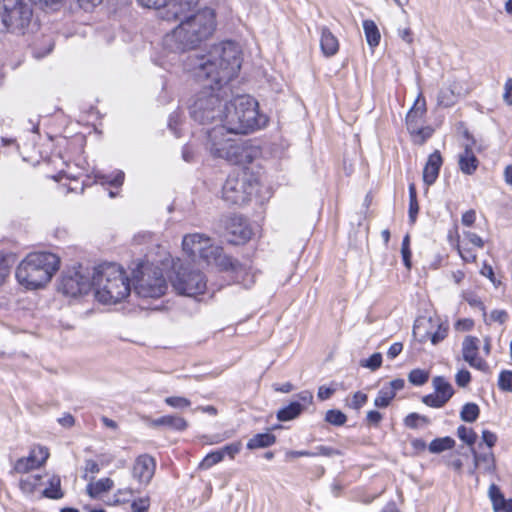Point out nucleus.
Segmentation results:
<instances>
[{
	"label": "nucleus",
	"mask_w": 512,
	"mask_h": 512,
	"mask_svg": "<svg viewBox=\"0 0 512 512\" xmlns=\"http://www.w3.org/2000/svg\"><path fill=\"white\" fill-rule=\"evenodd\" d=\"M241 64V49L232 41L215 44L206 54L188 57L185 69L202 85L190 105V115L195 121L200 124L222 122L230 92L227 84L237 76Z\"/></svg>",
	"instance_id": "f257e3e1"
},
{
	"label": "nucleus",
	"mask_w": 512,
	"mask_h": 512,
	"mask_svg": "<svg viewBox=\"0 0 512 512\" xmlns=\"http://www.w3.org/2000/svg\"><path fill=\"white\" fill-rule=\"evenodd\" d=\"M216 29V14L213 9L205 8L186 17L163 38V47L172 53H182L194 49L209 39Z\"/></svg>",
	"instance_id": "f03ea898"
},
{
	"label": "nucleus",
	"mask_w": 512,
	"mask_h": 512,
	"mask_svg": "<svg viewBox=\"0 0 512 512\" xmlns=\"http://www.w3.org/2000/svg\"><path fill=\"white\" fill-rule=\"evenodd\" d=\"M235 134L222 122L206 131L205 149L215 159H223L233 165H246L255 157L254 149L246 142L229 137Z\"/></svg>",
	"instance_id": "7ed1b4c3"
},
{
	"label": "nucleus",
	"mask_w": 512,
	"mask_h": 512,
	"mask_svg": "<svg viewBox=\"0 0 512 512\" xmlns=\"http://www.w3.org/2000/svg\"><path fill=\"white\" fill-rule=\"evenodd\" d=\"M268 118L259 112L258 102L249 95L225 101L222 123L235 134H247L266 126Z\"/></svg>",
	"instance_id": "20e7f679"
},
{
	"label": "nucleus",
	"mask_w": 512,
	"mask_h": 512,
	"mask_svg": "<svg viewBox=\"0 0 512 512\" xmlns=\"http://www.w3.org/2000/svg\"><path fill=\"white\" fill-rule=\"evenodd\" d=\"M92 287L96 299L104 304H116L130 295V280L125 270L113 262L102 263L94 268Z\"/></svg>",
	"instance_id": "39448f33"
},
{
	"label": "nucleus",
	"mask_w": 512,
	"mask_h": 512,
	"mask_svg": "<svg viewBox=\"0 0 512 512\" xmlns=\"http://www.w3.org/2000/svg\"><path fill=\"white\" fill-rule=\"evenodd\" d=\"M60 267L59 257L50 252L29 253L18 265L16 278L19 284L34 290L49 283Z\"/></svg>",
	"instance_id": "423d86ee"
},
{
	"label": "nucleus",
	"mask_w": 512,
	"mask_h": 512,
	"mask_svg": "<svg viewBox=\"0 0 512 512\" xmlns=\"http://www.w3.org/2000/svg\"><path fill=\"white\" fill-rule=\"evenodd\" d=\"M33 11L26 0H0L2 31L17 35L26 33Z\"/></svg>",
	"instance_id": "0eeeda50"
},
{
	"label": "nucleus",
	"mask_w": 512,
	"mask_h": 512,
	"mask_svg": "<svg viewBox=\"0 0 512 512\" xmlns=\"http://www.w3.org/2000/svg\"><path fill=\"white\" fill-rule=\"evenodd\" d=\"M257 180L252 174L241 171L230 174L222 188V198L231 205H242L247 203L256 193Z\"/></svg>",
	"instance_id": "6e6552de"
},
{
	"label": "nucleus",
	"mask_w": 512,
	"mask_h": 512,
	"mask_svg": "<svg viewBox=\"0 0 512 512\" xmlns=\"http://www.w3.org/2000/svg\"><path fill=\"white\" fill-rule=\"evenodd\" d=\"M171 285L179 295L195 297L203 294L207 288L205 275L191 265L174 264V276Z\"/></svg>",
	"instance_id": "1a4fd4ad"
},
{
	"label": "nucleus",
	"mask_w": 512,
	"mask_h": 512,
	"mask_svg": "<svg viewBox=\"0 0 512 512\" xmlns=\"http://www.w3.org/2000/svg\"><path fill=\"white\" fill-rule=\"evenodd\" d=\"M140 275L136 276L134 289L142 298H159L168 288L162 270L150 264H142L139 267Z\"/></svg>",
	"instance_id": "9d476101"
},
{
	"label": "nucleus",
	"mask_w": 512,
	"mask_h": 512,
	"mask_svg": "<svg viewBox=\"0 0 512 512\" xmlns=\"http://www.w3.org/2000/svg\"><path fill=\"white\" fill-rule=\"evenodd\" d=\"M140 5L148 8L162 9L161 18L171 21L186 17L199 0H137Z\"/></svg>",
	"instance_id": "9b49d317"
},
{
	"label": "nucleus",
	"mask_w": 512,
	"mask_h": 512,
	"mask_svg": "<svg viewBox=\"0 0 512 512\" xmlns=\"http://www.w3.org/2000/svg\"><path fill=\"white\" fill-rule=\"evenodd\" d=\"M92 288V275L83 269H70L64 273L59 284V291L71 297L86 294Z\"/></svg>",
	"instance_id": "f8f14e48"
},
{
	"label": "nucleus",
	"mask_w": 512,
	"mask_h": 512,
	"mask_svg": "<svg viewBox=\"0 0 512 512\" xmlns=\"http://www.w3.org/2000/svg\"><path fill=\"white\" fill-rule=\"evenodd\" d=\"M448 333V327L441 324H434L432 319H418L416 320L413 327V334L419 338L420 342H424L428 339L431 340L433 345L443 341Z\"/></svg>",
	"instance_id": "ddd939ff"
},
{
	"label": "nucleus",
	"mask_w": 512,
	"mask_h": 512,
	"mask_svg": "<svg viewBox=\"0 0 512 512\" xmlns=\"http://www.w3.org/2000/svg\"><path fill=\"white\" fill-rule=\"evenodd\" d=\"M208 265H214L220 270L236 271L239 267L238 262H233L230 257L223 253L222 247L215 245L210 239L208 248L200 256Z\"/></svg>",
	"instance_id": "4468645a"
},
{
	"label": "nucleus",
	"mask_w": 512,
	"mask_h": 512,
	"mask_svg": "<svg viewBox=\"0 0 512 512\" xmlns=\"http://www.w3.org/2000/svg\"><path fill=\"white\" fill-rule=\"evenodd\" d=\"M49 457V450L45 446L36 445L31 448L27 457L20 458L14 465L17 473H27L41 467Z\"/></svg>",
	"instance_id": "2eb2a0df"
},
{
	"label": "nucleus",
	"mask_w": 512,
	"mask_h": 512,
	"mask_svg": "<svg viewBox=\"0 0 512 512\" xmlns=\"http://www.w3.org/2000/svg\"><path fill=\"white\" fill-rule=\"evenodd\" d=\"M155 469L156 463L154 458L147 454H143L136 458L132 468V476L140 484L146 486L153 478Z\"/></svg>",
	"instance_id": "dca6fc26"
},
{
	"label": "nucleus",
	"mask_w": 512,
	"mask_h": 512,
	"mask_svg": "<svg viewBox=\"0 0 512 512\" xmlns=\"http://www.w3.org/2000/svg\"><path fill=\"white\" fill-rule=\"evenodd\" d=\"M479 340L473 336H467L462 343L463 359L473 368L485 370L487 364L484 359L478 356Z\"/></svg>",
	"instance_id": "f3484780"
},
{
	"label": "nucleus",
	"mask_w": 512,
	"mask_h": 512,
	"mask_svg": "<svg viewBox=\"0 0 512 512\" xmlns=\"http://www.w3.org/2000/svg\"><path fill=\"white\" fill-rule=\"evenodd\" d=\"M210 238L200 233L188 234L183 237V251L192 257L201 256L208 248Z\"/></svg>",
	"instance_id": "a211bd4d"
},
{
	"label": "nucleus",
	"mask_w": 512,
	"mask_h": 512,
	"mask_svg": "<svg viewBox=\"0 0 512 512\" xmlns=\"http://www.w3.org/2000/svg\"><path fill=\"white\" fill-rule=\"evenodd\" d=\"M442 163L443 161L439 151H434L429 155L427 163L423 169V181L427 186L435 183Z\"/></svg>",
	"instance_id": "6ab92c4d"
},
{
	"label": "nucleus",
	"mask_w": 512,
	"mask_h": 512,
	"mask_svg": "<svg viewBox=\"0 0 512 512\" xmlns=\"http://www.w3.org/2000/svg\"><path fill=\"white\" fill-rule=\"evenodd\" d=\"M231 234L230 242L234 244H242L251 238L252 231L241 218L232 219L228 227Z\"/></svg>",
	"instance_id": "aec40b11"
},
{
	"label": "nucleus",
	"mask_w": 512,
	"mask_h": 512,
	"mask_svg": "<svg viewBox=\"0 0 512 512\" xmlns=\"http://www.w3.org/2000/svg\"><path fill=\"white\" fill-rule=\"evenodd\" d=\"M494 512H512V499H505L496 484H491L488 490Z\"/></svg>",
	"instance_id": "412c9836"
},
{
	"label": "nucleus",
	"mask_w": 512,
	"mask_h": 512,
	"mask_svg": "<svg viewBox=\"0 0 512 512\" xmlns=\"http://www.w3.org/2000/svg\"><path fill=\"white\" fill-rule=\"evenodd\" d=\"M458 164L460 170L464 174L472 175L476 171L479 161L468 144L465 146L464 151L459 155Z\"/></svg>",
	"instance_id": "4be33fe9"
},
{
	"label": "nucleus",
	"mask_w": 512,
	"mask_h": 512,
	"mask_svg": "<svg viewBox=\"0 0 512 512\" xmlns=\"http://www.w3.org/2000/svg\"><path fill=\"white\" fill-rule=\"evenodd\" d=\"M320 47L325 56H333L339 50V42L336 36L326 27L321 28Z\"/></svg>",
	"instance_id": "5701e85b"
},
{
	"label": "nucleus",
	"mask_w": 512,
	"mask_h": 512,
	"mask_svg": "<svg viewBox=\"0 0 512 512\" xmlns=\"http://www.w3.org/2000/svg\"><path fill=\"white\" fill-rule=\"evenodd\" d=\"M421 95L418 96L414 103V106L409 110L406 116V124L408 131L411 130V126L421 125L422 118L425 114V101L420 99Z\"/></svg>",
	"instance_id": "b1692460"
},
{
	"label": "nucleus",
	"mask_w": 512,
	"mask_h": 512,
	"mask_svg": "<svg viewBox=\"0 0 512 512\" xmlns=\"http://www.w3.org/2000/svg\"><path fill=\"white\" fill-rule=\"evenodd\" d=\"M152 424L154 426H167L176 431H184L188 426V423L184 418L174 415H166L157 418L153 420Z\"/></svg>",
	"instance_id": "393cba45"
},
{
	"label": "nucleus",
	"mask_w": 512,
	"mask_h": 512,
	"mask_svg": "<svg viewBox=\"0 0 512 512\" xmlns=\"http://www.w3.org/2000/svg\"><path fill=\"white\" fill-rule=\"evenodd\" d=\"M459 95L460 92L457 90L456 83H453L448 87H444L439 91L437 97L438 105L443 107H450L455 104Z\"/></svg>",
	"instance_id": "a878e982"
},
{
	"label": "nucleus",
	"mask_w": 512,
	"mask_h": 512,
	"mask_svg": "<svg viewBox=\"0 0 512 512\" xmlns=\"http://www.w3.org/2000/svg\"><path fill=\"white\" fill-rule=\"evenodd\" d=\"M114 482L110 478H102L96 482H91L87 485L86 491L91 498H97L102 493L112 489Z\"/></svg>",
	"instance_id": "bb28decb"
},
{
	"label": "nucleus",
	"mask_w": 512,
	"mask_h": 512,
	"mask_svg": "<svg viewBox=\"0 0 512 512\" xmlns=\"http://www.w3.org/2000/svg\"><path fill=\"white\" fill-rule=\"evenodd\" d=\"M363 30L366 37V41L370 48L378 46L381 39V35L375 22L369 19L364 20Z\"/></svg>",
	"instance_id": "cd10ccee"
},
{
	"label": "nucleus",
	"mask_w": 512,
	"mask_h": 512,
	"mask_svg": "<svg viewBox=\"0 0 512 512\" xmlns=\"http://www.w3.org/2000/svg\"><path fill=\"white\" fill-rule=\"evenodd\" d=\"M275 441V435L271 433H259L249 439L247 442V448L250 450L266 448L273 445Z\"/></svg>",
	"instance_id": "c85d7f7f"
},
{
	"label": "nucleus",
	"mask_w": 512,
	"mask_h": 512,
	"mask_svg": "<svg viewBox=\"0 0 512 512\" xmlns=\"http://www.w3.org/2000/svg\"><path fill=\"white\" fill-rule=\"evenodd\" d=\"M43 496L49 499L58 500L64 496L61 489V479L58 475H52L48 480V487L44 489Z\"/></svg>",
	"instance_id": "c756f323"
},
{
	"label": "nucleus",
	"mask_w": 512,
	"mask_h": 512,
	"mask_svg": "<svg viewBox=\"0 0 512 512\" xmlns=\"http://www.w3.org/2000/svg\"><path fill=\"white\" fill-rule=\"evenodd\" d=\"M432 384L434 387V390L437 394L441 395L442 398L446 399L447 401L450 400V398L454 394V390L452 385L442 376H436L432 380Z\"/></svg>",
	"instance_id": "7c9ffc66"
},
{
	"label": "nucleus",
	"mask_w": 512,
	"mask_h": 512,
	"mask_svg": "<svg viewBox=\"0 0 512 512\" xmlns=\"http://www.w3.org/2000/svg\"><path fill=\"white\" fill-rule=\"evenodd\" d=\"M303 405L299 402H291L286 407L280 409L277 413V418L280 421H290L301 414Z\"/></svg>",
	"instance_id": "2f4dec72"
},
{
	"label": "nucleus",
	"mask_w": 512,
	"mask_h": 512,
	"mask_svg": "<svg viewBox=\"0 0 512 512\" xmlns=\"http://www.w3.org/2000/svg\"><path fill=\"white\" fill-rule=\"evenodd\" d=\"M455 446V440L451 437L436 438L429 444V451L431 453H441L450 450Z\"/></svg>",
	"instance_id": "473e14b6"
},
{
	"label": "nucleus",
	"mask_w": 512,
	"mask_h": 512,
	"mask_svg": "<svg viewBox=\"0 0 512 512\" xmlns=\"http://www.w3.org/2000/svg\"><path fill=\"white\" fill-rule=\"evenodd\" d=\"M409 133L412 136L413 142L415 144H423L429 137H431L433 133V129L426 126L423 127L421 125L417 126H411V130H409Z\"/></svg>",
	"instance_id": "72a5a7b5"
},
{
	"label": "nucleus",
	"mask_w": 512,
	"mask_h": 512,
	"mask_svg": "<svg viewBox=\"0 0 512 512\" xmlns=\"http://www.w3.org/2000/svg\"><path fill=\"white\" fill-rule=\"evenodd\" d=\"M479 407L475 403H466L460 412V417L465 422H475L479 417Z\"/></svg>",
	"instance_id": "f704fd0d"
},
{
	"label": "nucleus",
	"mask_w": 512,
	"mask_h": 512,
	"mask_svg": "<svg viewBox=\"0 0 512 512\" xmlns=\"http://www.w3.org/2000/svg\"><path fill=\"white\" fill-rule=\"evenodd\" d=\"M395 395L389 390L387 387L383 386L376 398L374 399V405L377 408H386L390 405L391 401L394 399Z\"/></svg>",
	"instance_id": "c9c22d12"
},
{
	"label": "nucleus",
	"mask_w": 512,
	"mask_h": 512,
	"mask_svg": "<svg viewBox=\"0 0 512 512\" xmlns=\"http://www.w3.org/2000/svg\"><path fill=\"white\" fill-rule=\"evenodd\" d=\"M41 480L40 475H31L20 480L19 486L23 493L32 494Z\"/></svg>",
	"instance_id": "e433bc0d"
},
{
	"label": "nucleus",
	"mask_w": 512,
	"mask_h": 512,
	"mask_svg": "<svg viewBox=\"0 0 512 512\" xmlns=\"http://www.w3.org/2000/svg\"><path fill=\"white\" fill-rule=\"evenodd\" d=\"M428 379L429 373L422 369H413L408 375L409 382L416 386L425 384Z\"/></svg>",
	"instance_id": "4c0bfd02"
},
{
	"label": "nucleus",
	"mask_w": 512,
	"mask_h": 512,
	"mask_svg": "<svg viewBox=\"0 0 512 512\" xmlns=\"http://www.w3.org/2000/svg\"><path fill=\"white\" fill-rule=\"evenodd\" d=\"M222 460H223L222 455L218 450L210 452L200 462L199 468L203 469V470H207V469L211 468L212 466L216 465L217 463L221 462Z\"/></svg>",
	"instance_id": "58836bf2"
},
{
	"label": "nucleus",
	"mask_w": 512,
	"mask_h": 512,
	"mask_svg": "<svg viewBox=\"0 0 512 512\" xmlns=\"http://www.w3.org/2000/svg\"><path fill=\"white\" fill-rule=\"evenodd\" d=\"M457 435L463 442H465L469 446H472L477 439V434L473 431V429L467 428L466 426L463 425L458 427Z\"/></svg>",
	"instance_id": "ea45409f"
},
{
	"label": "nucleus",
	"mask_w": 512,
	"mask_h": 512,
	"mask_svg": "<svg viewBox=\"0 0 512 512\" xmlns=\"http://www.w3.org/2000/svg\"><path fill=\"white\" fill-rule=\"evenodd\" d=\"M325 420L335 426H341L347 421V417L340 410H328L325 415Z\"/></svg>",
	"instance_id": "a19ab883"
},
{
	"label": "nucleus",
	"mask_w": 512,
	"mask_h": 512,
	"mask_svg": "<svg viewBox=\"0 0 512 512\" xmlns=\"http://www.w3.org/2000/svg\"><path fill=\"white\" fill-rule=\"evenodd\" d=\"M150 508V497L143 496L137 499L131 500V511L132 512H148Z\"/></svg>",
	"instance_id": "79ce46f5"
},
{
	"label": "nucleus",
	"mask_w": 512,
	"mask_h": 512,
	"mask_svg": "<svg viewBox=\"0 0 512 512\" xmlns=\"http://www.w3.org/2000/svg\"><path fill=\"white\" fill-rule=\"evenodd\" d=\"M422 401L427 406H430L433 408H441L448 402L446 399L442 398V396L437 394L436 392L424 396L422 398Z\"/></svg>",
	"instance_id": "37998d69"
},
{
	"label": "nucleus",
	"mask_w": 512,
	"mask_h": 512,
	"mask_svg": "<svg viewBox=\"0 0 512 512\" xmlns=\"http://www.w3.org/2000/svg\"><path fill=\"white\" fill-rule=\"evenodd\" d=\"M165 403L172 408L184 409L191 405V401L181 396H170L165 398Z\"/></svg>",
	"instance_id": "c03bdc74"
},
{
	"label": "nucleus",
	"mask_w": 512,
	"mask_h": 512,
	"mask_svg": "<svg viewBox=\"0 0 512 512\" xmlns=\"http://www.w3.org/2000/svg\"><path fill=\"white\" fill-rule=\"evenodd\" d=\"M498 386L503 391L512 392V371L504 370L500 373Z\"/></svg>",
	"instance_id": "a18cd8bd"
},
{
	"label": "nucleus",
	"mask_w": 512,
	"mask_h": 512,
	"mask_svg": "<svg viewBox=\"0 0 512 512\" xmlns=\"http://www.w3.org/2000/svg\"><path fill=\"white\" fill-rule=\"evenodd\" d=\"M134 491L131 488L119 489L114 495L115 504H125L132 500Z\"/></svg>",
	"instance_id": "49530a36"
},
{
	"label": "nucleus",
	"mask_w": 512,
	"mask_h": 512,
	"mask_svg": "<svg viewBox=\"0 0 512 512\" xmlns=\"http://www.w3.org/2000/svg\"><path fill=\"white\" fill-rule=\"evenodd\" d=\"M418 422L428 424L429 419L426 416L420 415L418 413H410L404 419V424L409 428H417Z\"/></svg>",
	"instance_id": "de8ad7c7"
},
{
	"label": "nucleus",
	"mask_w": 512,
	"mask_h": 512,
	"mask_svg": "<svg viewBox=\"0 0 512 512\" xmlns=\"http://www.w3.org/2000/svg\"><path fill=\"white\" fill-rule=\"evenodd\" d=\"M382 355L381 353H374L368 359L361 361V366L371 369L372 371L377 370L381 367Z\"/></svg>",
	"instance_id": "09e8293b"
},
{
	"label": "nucleus",
	"mask_w": 512,
	"mask_h": 512,
	"mask_svg": "<svg viewBox=\"0 0 512 512\" xmlns=\"http://www.w3.org/2000/svg\"><path fill=\"white\" fill-rule=\"evenodd\" d=\"M401 254L404 265L406 268H411V250H410V237L406 235L402 241Z\"/></svg>",
	"instance_id": "8fccbe9b"
},
{
	"label": "nucleus",
	"mask_w": 512,
	"mask_h": 512,
	"mask_svg": "<svg viewBox=\"0 0 512 512\" xmlns=\"http://www.w3.org/2000/svg\"><path fill=\"white\" fill-rule=\"evenodd\" d=\"M493 455L492 454H477L474 452V466L475 468L484 463L486 465V470L491 471L493 469Z\"/></svg>",
	"instance_id": "3c124183"
},
{
	"label": "nucleus",
	"mask_w": 512,
	"mask_h": 512,
	"mask_svg": "<svg viewBox=\"0 0 512 512\" xmlns=\"http://www.w3.org/2000/svg\"><path fill=\"white\" fill-rule=\"evenodd\" d=\"M242 448V443L240 441L234 442L224 446L218 451L221 453L222 458L224 459L225 455L229 456L231 459L235 457L236 454L240 452Z\"/></svg>",
	"instance_id": "603ef678"
},
{
	"label": "nucleus",
	"mask_w": 512,
	"mask_h": 512,
	"mask_svg": "<svg viewBox=\"0 0 512 512\" xmlns=\"http://www.w3.org/2000/svg\"><path fill=\"white\" fill-rule=\"evenodd\" d=\"M312 454L315 456H325V457H332L336 455H340V451L337 449H334L329 446L320 445L315 448L314 451H312Z\"/></svg>",
	"instance_id": "864d4df0"
},
{
	"label": "nucleus",
	"mask_w": 512,
	"mask_h": 512,
	"mask_svg": "<svg viewBox=\"0 0 512 512\" xmlns=\"http://www.w3.org/2000/svg\"><path fill=\"white\" fill-rule=\"evenodd\" d=\"M457 251L464 262L472 263L476 261V254L469 248L457 245Z\"/></svg>",
	"instance_id": "5fc2aeb1"
},
{
	"label": "nucleus",
	"mask_w": 512,
	"mask_h": 512,
	"mask_svg": "<svg viewBox=\"0 0 512 512\" xmlns=\"http://www.w3.org/2000/svg\"><path fill=\"white\" fill-rule=\"evenodd\" d=\"M367 399V394L358 391L353 395L350 406L355 410H359L367 402Z\"/></svg>",
	"instance_id": "6e6d98bb"
},
{
	"label": "nucleus",
	"mask_w": 512,
	"mask_h": 512,
	"mask_svg": "<svg viewBox=\"0 0 512 512\" xmlns=\"http://www.w3.org/2000/svg\"><path fill=\"white\" fill-rule=\"evenodd\" d=\"M455 381H456L457 385L460 387L467 386L471 381L470 372L465 369L458 371V373L455 376Z\"/></svg>",
	"instance_id": "4d7b16f0"
},
{
	"label": "nucleus",
	"mask_w": 512,
	"mask_h": 512,
	"mask_svg": "<svg viewBox=\"0 0 512 512\" xmlns=\"http://www.w3.org/2000/svg\"><path fill=\"white\" fill-rule=\"evenodd\" d=\"M104 183H108L112 186H121L124 181V173L122 171H118L114 177L111 176H101L100 177Z\"/></svg>",
	"instance_id": "13d9d810"
},
{
	"label": "nucleus",
	"mask_w": 512,
	"mask_h": 512,
	"mask_svg": "<svg viewBox=\"0 0 512 512\" xmlns=\"http://www.w3.org/2000/svg\"><path fill=\"white\" fill-rule=\"evenodd\" d=\"M508 319V313L505 310H493L490 313V320L503 324Z\"/></svg>",
	"instance_id": "bf43d9fd"
},
{
	"label": "nucleus",
	"mask_w": 512,
	"mask_h": 512,
	"mask_svg": "<svg viewBox=\"0 0 512 512\" xmlns=\"http://www.w3.org/2000/svg\"><path fill=\"white\" fill-rule=\"evenodd\" d=\"M464 237L468 240L469 243L473 244L474 246L478 248H483L484 241L477 234L468 231L464 233Z\"/></svg>",
	"instance_id": "052dcab7"
},
{
	"label": "nucleus",
	"mask_w": 512,
	"mask_h": 512,
	"mask_svg": "<svg viewBox=\"0 0 512 512\" xmlns=\"http://www.w3.org/2000/svg\"><path fill=\"white\" fill-rule=\"evenodd\" d=\"M180 123V114L178 112H174L169 117L168 126L174 132V134L179 137L180 132L177 130V125Z\"/></svg>",
	"instance_id": "680f3d73"
},
{
	"label": "nucleus",
	"mask_w": 512,
	"mask_h": 512,
	"mask_svg": "<svg viewBox=\"0 0 512 512\" xmlns=\"http://www.w3.org/2000/svg\"><path fill=\"white\" fill-rule=\"evenodd\" d=\"M503 100L507 105H512V78L505 82Z\"/></svg>",
	"instance_id": "e2e57ef3"
},
{
	"label": "nucleus",
	"mask_w": 512,
	"mask_h": 512,
	"mask_svg": "<svg viewBox=\"0 0 512 512\" xmlns=\"http://www.w3.org/2000/svg\"><path fill=\"white\" fill-rule=\"evenodd\" d=\"M405 381L401 378H397L389 382L388 385H385L392 393L396 396L397 392L404 388Z\"/></svg>",
	"instance_id": "0e129e2a"
},
{
	"label": "nucleus",
	"mask_w": 512,
	"mask_h": 512,
	"mask_svg": "<svg viewBox=\"0 0 512 512\" xmlns=\"http://www.w3.org/2000/svg\"><path fill=\"white\" fill-rule=\"evenodd\" d=\"M473 320L469 318L459 319L455 323V329L460 331H469L473 327Z\"/></svg>",
	"instance_id": "69168bd1"
},
{
	"label": "nucleus",
	"mask_w": 512,
	"mask_h": 512,
	"mask_svg": "<svg viewBox=\"0 0 512 512\" xmlns=\"http://www.w3.org/2000/svg\"><path fill=\"white\" fill-rule=\"evenodd\" d=\"M482 439L487 444L488 447H493L497 441V436L495 433L489 430L482 431Z\"/></svg>",
	"instance_id": "338daca9"
},
{
	"label": "nucleus",
	"mask_w": 512,
	"mask_h": 512,
	"mask_svg": "<svg viewBox=\"0 0 512 512\" xmlns=\"http://www.w3.org/2000/svg\"><path fill=\"white\" fill-rule=\"evenodd\" d=\"M398 36L407 44H411L413 42L412 32L409 27L399 28Z\"/></svg>",
	"instance_id": "774afa93"
}]
</instances>
